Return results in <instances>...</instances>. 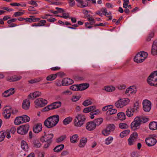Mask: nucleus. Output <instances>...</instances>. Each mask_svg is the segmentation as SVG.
<instances>
[{
	"instance_id": "obj_9",
	"label": "nucleus",
	"mask_w": 157,
	"mask_h": 157,
	"mask_svg": "<svg viewBox=\"0 0 157 157\" xmlns=\"http://www.w3.org/2000/svg\"><path fill=\"white\" fill-rule=\"evenodd\" d=\"M143 108L146 112L149 111L151 109V102L147 100H144L143 102Z\"/></svg>"
},
{
	"instance_id": "obj_17",
	"label": "nucleus",
	"mask_w": 157,
	"mask_h": 157,
	"mask_svg": "<svg viewBox=\"0 0 157 157\" xmlns=\"http://www.w3.org/2000/svg\"><path fill=\"white\" fill-rule=\"evenodd\" d=\"M61 105L60 102H54L50 105V110H53L60 107Z\"/></svg>"
},
{
	"instance_id": "obj_30",
	"label": "nucleus",
	"mask_w": 157,
	"mask_h": 157,
	"mask_svg": "<svg viewBox=\"0 0 157 157\" xmlns=\"http://www.w3.org/2000/svg\"><path fill=\"white\" fill-rule=\"evenodd\" d=\"M73 118L71 117H68L64 120L63 121V124L65 125L69 124L72 121Z\"/></svg>"
},
{
	"instance_id": "obj_59",
	"label": "nucleus",
	"mask_w": 157,
	"mask_h": 157,
	"mask_svg": "<svg viewBox=\"0 0 157 157\" xmlns=\"http://www.w3.org/2000/svg\"><path fill=\"white\" fill-rule=\"evenodd\" d=\"M57 76L56 74H52L50 75V80H53L55 79Z\"/></svg>"
},
{
	"instance_id": "obj_35",
	"label": "nucleus",
	"mask_w": 157,
	"mask_h": 157,
	"mask_svg": "<svg viewBox=\"0 0 157 157\" xmlns=\"http://www.w3.org/2000/svg\"><path fill=\"white\" fill-rule=\"evenodd\" d=\"M21 116L16 117L14 121V124L16 125H18L23 123L22 121H20V119H21Z\"/></svg>"
},
{
	"instance_id": "obj_53",
	"label": "nucleus",
	"mask_w": 157,
	"mask_h": 157,
	"mask_svg": "<svg viewBox=\"0 0 157 157\" xmlns=\"http://www.w3.org/2000/svg\"><path fill=\"white\" fill-rule=\"evenodd\" d=\"M80 98V97L79 96H73L71 100L73 101H78Z\"/></svg>"
},
{
	"instance_id": "obj_47",
	"label": "nucleus",
	"mask_w": 157,
	"mask_h": 157,
	"mask_svg": "<svg viewBox=\"0 0 157 157\" xmlns=\"http://www.w3.org/2000/svg\"><path fill=\"white\" fill-rule=\"evenodd\" d=\"M110 132H111L106 128L105 129L102 130V134L105 136H108L109 134H110Z\"/></svg>"
},
{
	"instance_id": "obj_50",
	"label": "nucleus",
	"mask_w": 157,
	"mask_h": 157,
	"mask_svg": "<svg viewBox=\"0 0 157 157\" xmlns=\"http://www.w3.org/2000/svg\"><path fill=\"white\" fill-rule=\"evenodd\" d=\"M41 140L43 142H48L49 141V139L48 137H47V136L45 135L44 136H43L41 138Z\"/></svg>"
},
{
	"instance_id": "obj_42",
	"label": "nucleus",
	"mask_w": 157,
	"mask_h": 157,
	"mask_svg": "<svg viewBox=\"0 0 157 157\" xmlns=\"http://www.w3.org/2000/svg\"><path fill=\"white\" fill-rule=\"evenodd\" d=\"M113 138L111 136L109 137L105 140V144L107 145L110 144L112 141Z\"/></svg>"
},
{
	"instance_id": "obj_6",
	"label": "nucleus",
	"mask_w": 157,
	"mask_h": 157,
	"mask_svg": "<svg viewBox=\"0 0 157 157\" xmlns=\"http://www.w3.org/2000/svg\"><path fill=\"white\" fill-rule=\"evenodd\" d=\"M36 107H43L48 103L47 101L42 98H39L35 101Z\"/></svg>"
},
{
	"instance_id": "obj_4",
	"label": "nucleus",
	"mask_w": 157,
	"mask_h": 157,
	"mask_svg": "<svg viewBox=\"0 0 157 157\" xmlns=\"http://www.w3.org/2000/svg\"><path fill=\"white\" fill-rule=\"evenodd\" d=\"M29 126L28 124L21 125L17 129V132L21 135H24L26 134L29 129Z\"/></svg>"
},
{
	"instance_id": "obj_8",
	"label": "nucleus",
	"mask_w": 157,
	"mask_h": 157,
	"mask_svg": "<svg viewBox=\"0 0 157 157\" xmlns=\"http://www.w3.org/2000/svg\"><path fill=\"white\" fill-rule=\"evenodd\" d=\"M145 142L148 146L151 147L154 145L156 143L157 140L155 138L150 136L146 138Z\"/></svg>"
},
{
	"instance_id": "obj_51",
	"label": "nucleus",
	"mask_w": 157,
	"mask_h": 157,
	"mask_svg": "<svg viewBox=\"0 0 157 157\" xmlns=\"http://www.w3.org/2000/svg\"><path fill=\"white\" fill-rule=\"evenodd\" d=\"M154 36V33L153 32H151L147 38L146 40L148 41H150L151 40V39Z\"/></svg>"
},
{
	"instance_id": "obj_34",
	"label": "nucleus",
	"mask_w": 157,
	"mask_h": 157,
	"mask_svg": "<svg viewBox=\"0 0 157 157\" xmlns=\"http://www.w3.org/2000/svg\"><path fill=\"white\" fill-rule=\"evenodd\" d=\"M33 146L36 148L40 147H41V144L39 141L38 140H35L33 142Z\"/></svg>"
},
{
	"instance_id": "obj_12",
	"label": "nucleus",
	"mask_w": 157,
	"mask_h": 157,
	"mask_svg": "<svg viewBox=\"0 0 157 157\" xmlns=\"http://www.w3.org/2000/svg\"><path fill=\"white\" fill-rule=\"evenodd\" d=\"M77 2V6L80 8H84L88 6V2L86 1L84 2L82 0H75Z\"/></svg>"
},
{
	"instance_id": "obj_7",
	"label": "nucleus",
	"mask_w": 157,
	"mask_h": 157,
	"mask_svg": "<svg viewBox=\"0 0 157 157\" xmlns=\"http://www.w3.org/2000/svg\"><path fill=\"white\" fill-rule=\"evenodd\" d=\"M150 75L148 76L147 79V81L148 84L151 86H155L157 87V78L154 75H153L149 78Z\"/></svg>"
},
{
	"instance_id": "obj_20",
	"label": "nucleus",
	"mask_w": 157,
	"mask_h": 157,
	"mask_svg": "<svg viewBox=\"0 0 157 157\" xmlns=\"http://www.w3.org/2000/svg\"><path fill=\"white\" fill-rule=\"evenodd\" d=\"M71 142L72 143H75L78 140V136L77 134H75L70 137Z\"/></svg>"
},
{
	"instance_id": "obj_48",
	"label": "nucleus",
	"mask_w": 157,
	"mask_h": 157,
	"mask_svg": "<svg viewBox=\"0 0 157 157\" xmlns=\"http://www.w3.org/2000/svg\"><path fill=\"white\" fill-rule=\"evenodd\" d=\"M119 127L121 129H126L128 128V126L126 123H121L119 124Z\"/></svg>"
},
{
	"instance_id": "obj_13",
	"label": "nucleus",
	"mask_w": 157,
	"mask_h": 157,
	"mask_svg": "<svg viewBox=\"0 0 157 157\" xmlns=\"http://www.w3.org/2000/svg\"><path fill=\"white\" fill-rule=\"evenodd\" d=\"M42 125L41 123H37L34 125L33 127V131L35 133H38L42 130Z\"/></svg>"
},
{
	"instance_id": "obj_49",
	"label": "nucleus",
	"mask_w": 157,
	"mask_h": 157,
	"mask_svg": "<svg viewBox=\"0 0 157 157\" xmlns=\"http://www.w3.org/2000/svg\"><path fill=\"white\" fill-rule=\"evenodd\" d=\"M70 89L73 91H78V85H74L70 87Z\"/></svg>"
},
{
	"instance_id": "obj_38",
	"label": "nucleus",
	"mask_w": 157,
	"mask_h": 157,
	"mask_svg": "<svg viewBox=\"0 0 157 157\" xmlns=\"http://www.w3.org/2000/svg\"><path fill=\"white\" fill-rule=\"evenodd\" d=\"M66 138V135H63L60 136L59 137L56 139V142L57 143H61L62 141L64 140Z\"/></svg>"
},
{
	"instance_id": "obj_21",
	"label": "nucleus",
	"mask_w": 157,
	"mask_h": 157,
	"mask_svg": "<svg viewBox=\"0 0 157 157\" xmlns=\"http://www.w3.org/2000/svg\"><path fill=\"white\" fill-rule=\"evenodd\" d=\"M135 111L132 108H128L126 111V115L128 117H130L133 115V113Z\"/></svg>"
},
{
	"instance_id": "obj_26",
	"label": "nucleus",
	"mask_w": 157,
	"mask_h": 157,
	"mask_svg": "<svg viewBox=\"0 0 157 157\" xmlns=\"http://www.w3.org/2000/svg\"><path fill=\"white\" fill-rule=\"evenodd\" d=\"M144 60V58H142V57L136 55L134 57V61L137 63H139L142 62Z\"/></svg>"
},
{
	"instance_id": "obj_27",
	"label": "nucleus",
	"mask_w": 157,
	"mask_h": 157,
	"mask_svg": "<svg viewBox=\"0 0 157 157\" xmlns=\"http://www.w3.org/2000/svg\"><path fill=\"white\" fill-rule=\"evenodd\" d=\"M64 146V145L63 144L57 145L54 148V151L57 152L60 151L63 149Z\"/></svg>"
},
{
	"instance_id": "obj_37",
	"label": "nucleus",
	"mask_w": 157,
	"mask_h": 157,
	"mask_svg": "<svg viewBox=\"0 0 157 157\" xmlns=\"http://www.w3.org/2000/svg\"><path fill=\"white\" fill-rule=\"evenodd\" d=\"M103 121V119L102 118H100L95 119L94 122L96 126L100 125L102 122Z\"/></svg>"
},
{
	"instance_id": "obj_41",
	"label": "nucleus",
	"mask_w": 157,
	"mask_h": 157,
	"mask_svg": "<svg viewBox=\"0 0 157 157\" xmlns=\"http://www.w3.org/2000/svg\"><path fill=\"white\" fill-rule=\"evenodd\" d=\"M115 90V87L111 86L105 87V90L107 92H112L114 90Z\"/></svg>"
},
{
	"instance_id": "obj_32",
	"label": "nucleus",
	"mask_w": 157,
	"mask_h": 157,
	"mask_svg": "<svg viewBox=\"0 0 157 157\" xmlns=\"http://www.w3.org/2000/svg\"><path fill=\"white\" fill-rule=\"evenodd\" d=\"M130 132V131L129 129L124 130L120 133V136L121 138H123L124 136H127L129 133Z\"/></svg>"
},
{
	"instance_id": "obj_19",
	"label": "nucleus",
	"mask_w": 157,
	"mask_h": 157,
	"mask_svg": "<svg viewBox=\"0 0 157 157\" xmlns=\"http://www.w3.org/2000/svg\"><path fill=\"white\" fill-rule=\"evenodd\" d=\"M89 86V84L88 83H85L80 84L78 85V90H85L88 88Z\"/></svg>"
},
{
	"instance_id": "obj_60",
	"label": "nucleus",
	"mask_w": 157,
	"mask_h": 157,
	"mask_svg": "<svg viewBox=\"0 0 157 157\" xmlns=\"http://www.w3.org/2000/svg\"><path fill=\"white\" fill-rule=\"evenodd\" d=\"M13 77L14 78V80H13V81H16L19 80L20 79H21V76L20 75H14Z\"/></svg>"
},
{
	"instance_id": "obj_58",
	"label": "nucleus",
	"mask_w": 157,
	"mask_h": 157,
	"mask_svg": "<svg viewBox=\"0 0 157 157\" xmlns=\"http://www.w3.org/2000/svg\"><path fill=\"white\" fill-rule=\"evenodd\" d=\"M68 2L70 6L71 7H73L75 5L74 0H68Z\"/></svg>"
},
{
	"instance_id": "obj_43",
	"label": "nucleus",
	"mask_w": 157,
	"mask_h": 157,
	"mask_svg": "<svg viewBox=\"0 0 157 157\" xmlns=\"http://www.w3.org/2000/svg\"><path fill=\"white\" fill-rule=\"evenodd\" d=\"M58 0H50V3L52 5H61L62 3L58 1Z\"/></svg>"
},
{
	"instance_id": "obj_63",
	"label": "nucleus",
	"mask_w": 157,
	"mask_h": 157,
	"mask_svg": "<svg viewBox=\"0 0 157 157\" xmlns=\"http://www.w3.org/2000/svg\"><path fill=\"white\" fill-rule=\"evenodd\" d=\"M56 9L57 10V13H63L64 12V10L61 8L56 7Z\"/></svg>"
},
{
	"instance_id": "obj_29",
	"label": "nucleus",
	"mask_w": 157,
	"mask_h": 157,
	"mask_svg": "<svg viewBox=\"0 0 157 157\" xmlns=\"http://www.w3.org/2000/svg\"><path fill=\"white\" fill-rule=\"evenodd\" d=\"M117 116L119 119L121 120H124L125 119L126 116L123 112H120L117 114Z\"/></svg>"
},
{
	"instance_id": "obj_16",
	"label": "nucleus",
	"mask_w": 157,
	"mask_h": 157,
	"mask_svg": "<svg viewBox=\"0 0 157 157\" xmlns=\"http://www.w3.org/2000/svg\"><path fill=\"white\" fill-rule=\"evenodd\" d=\"M14 89L11 88L8 90L5 91L4 93L2 94L3 97H7L10 96L11 95H12L14 93Z\"/></svg>"
},
{
	"instance_id": "obj_39",
	"label": "nucleus",
	"mask_w": 157,
	"mask_h": 157,
	"mask_svg": "<svg viewBox=\"0 0 157 157\" xmlns=\"http://www.w3.org/2000/svg\"><path fill=\"white\" fill-rule=\"evenodd\" d=\"M6 134V132L3 131L0 132V142L3 140Z\"/></svg>"
},
{
	"instance_id": "obj_54",
	"label": "nucleus",
	"mask_w": 157,
	"mask_h": 157,
	"mask_svg": "<svg viewBox=\"0 0 157 157\" xmlns=\"http://www.w3.org/2000/svg\"><path fill=\"white\" fill-rule=\"evenodd\" d=\"M139 107V103L138 101H136L135 102L133 108V109H134V111L135 110H137Z\"/></svg>"
},
{
	"instance_id": "obj_55",
	"label": "nucleus",
	"mask_w": 157,
	"mask_h": 157,
	"mask_svg": "<svg viewBox=\"0 0 157 157\" xmlns=\"http://www.w3.org/2000/svg\"><path fill=\"white\" fill-rule=\"evenodd\" d=\"M155 48H157L156 49H157V40H155L153 43V45L152 46V51L153 50H155Z\"/></svg>"
},
{
	"instance_id": "obj_56",
	"label": "nucleus",
	"mask_w": 157,
	"mask_h": 157,
	"mask_svg": "<svg viewBox=\"0 0 157 157\" xmlns=\"http://www.w3.org/2000/svg\"><path fill=\"white\" fill-rule=\"evenodd\" d=\"M112 106V105H109L105 106L102 108V110L103 111H106L109 109H112V108L111 107Z\"/></svg>"
},
{
	"instance_id": "obj_22",
	"label": "nucleus",
	"mask_w": 157,
	"mask_h": 157,
	"mask_svg": "<svg viewBox=\"0 0 157 157\" xmlns=\"http://www.w3.org/2000/svg\"><path fill=\"white\" fill-rule=\"evenodd\" d=\"M133 87V86H130L127 88L125 92V94L129 95L130 94H135L136 91L133 89V88H132Z\"/></svg>"
},
{
	"instance_id": "obj_11",
	"label": "nucleus",
	"mask_w": 157,
	"mask_h": 157,
	"mask_svg": "<svg viewBox=\"0 0 157 157\" xmlns=\"http://www.w3.org/2000/svg\"><path fill=\"white\" fill-rule=\"evenodd\" d=\"M29 99L28 98L27 99L23 100V101L22 107L25 110H28L29 108L30 102L29 101Z\"/></svg>"
},
{
	"instance_id": "obj_18",
	"label": "nucleus",
	"mask_w": 157,
	"mask_h": 157,
	"mask_svg": "<svg viewBox=\"0 0 157 157\" xmlns=\"http://www.w3.org/2000/svg\"><path fill=\"white\" fill-rule=\"evenodd\" d=\"M41 94V93L39 91H36L33 93H30L28 96V99H34L40 96Z\"/></svg>"
},
{
	"instance_id": "obj_61",
	"label": "nucleus",
	"mask_w": 157,
	"mask_h": 157,
	"mask_svg": "<svg viewBox=\"0 0 157 157\" xmlns=\"http://www.w3.org/2000/svg\"><path fill=\"white\" fill-rule=\"evenodd\" d=\"M100 111L99 109H97L95 111H93L92 112H91L90 113V114H94V115H97L99 114L100 113Z\"/></svg>"
},
{
	"instance_id": "obj_45",
	"label": "nucleus",
	"mask_w": 157,
	"mask_h": 157,
	"mask_svg": "<svg viewBox=\"0 0 157 157\" xmlns=\"http://www.w3.org/2000/svg\"><path fill=\"white\" fill-rule=\"evenodd\" d=\"M25 11L23 10V12H17L14 13L13 17H19L22 15L24 13Z\"/></svg>"
},
{
	"instance_id": "obj_5",
	"label": "nucleus",
	"mask_w": 157,
	"mask_h": 157,
	"mask_svg": "<svg viewBox=\"0 0 157 157\" xmlns=\"http://www.w3.org/2000/svg\"><path fill=\"white\" fill-rule=\"evenodd\" d=\"M59 117L58 115L50 117V128L55 126L58 122Z\"/></svg>"
},
{
	"instance_id": "obj_15",
	"label": "nucleus",
	"mask_w": 157,
	"mask_h": 157,
	"mask_svg": "<svg viewBox=\"0 0 157 157\" xmlns=\"http://www.w3.org/2000/svg\"><path fill=\"white\" fill-rule=\"evenodd\" d=\"M62 82V85L65 86L72 84L74 83V81L70 78H65L63 79Z\"/></svg>"
},
{
	"instance_id": "obj_1",
	"label": "nucleus",
	"mask_w": 157,
	"mask_h": 157,
	"mask_svg": "<svg viewBox=\"0 0 157 157\" xmlns=\"http://www.w3.org/2000/svg\"><path fill=\"white\" fill-rule=\"evenodd\" d=\"M86 120L85 116L82 114H78L74 120V125L77 127H81L85 123Z\"/></svg>"
},
{
	"instance_id": "obj_44",
	"label": "nucleus",
	"mask_w": 157,
	"mask_h": 157,
	"mask_svg": "<svg viewBox=\"0 0 157 157\" xmlns=\"http://www.w3.org/2000/svg\"><path fill=\"white\" fill-rule=\"evenodd\" d=\"M92 103V102L90 100H86L83 102L82 105L85 106H86L91 105Z\"/></svg>"
},
{
	"instance_id": "obj_10",
	"label": "nucleus",
	"mask_w": 157,
	"mask_h": 157,
	"mask_svg": "<svg viewBox=\"0 0 157 157\" xmlns=\"http://www.w3.org/2000/svg\"><path fill=\"white\" fill-rule=\"evenodd\" d=\"M6 108L4 110V116L5 118H9L11 115V113H12V108L10 106H6Z\"/></svg>"
},
{
	"instance_id": "obj_2",
	"label": "nucleus",
	"mask_w": 157,
	"mask_h": 157,
	"mask_svg": "<svg viewBox=\"0 0 157 157\" xmlns=\"http://www.w3.org/2000/svg\"><path fill=\"white\" fill-rule=\"evenodd\" d=\"M140 117H137L134 119L133 121L131 124V129L134 131L140 128L141 124Z\"/></svg>"
},
{
	"instance_id": "obj_33",
	"label": "nucleus",
	"mask_w": 157,
	"mask_h": 157,
	"mask_svg": "<svg viewBox=\"0 0 157 157\" xmlns=\"http://www.w3.org/2000/svg\"><path fill=\"white\" fill-rule=\"evenodd\" d=\"M106 128L110 132L114 131L115 129V127L113 124H110L107 125Z\"/></svg>"
},
{
	"instance_id": "obj_31",
	"label": "nucleus",
	"mask_w": 157,
	"mask_h": 157,
	"mask_svg": "<svg viewBox=\"0 0 157 157\" xmlns=\"http://www.w3.org/2000/svg\"><path fill=\"white\" fill-rule=\"evenodd\" d=\"M138 134L136 132H134L132 134L129 138L128 139H130L132 140H133L136 141L137 137H138Z\"/></svg>"
},
{
	"instance_id": "obj_25",
	"label": "nucleus",
	"mask_w": 157,
	"mask_h": 157,
	"mask_svg": "<svg viewBox=\"0 0 157 157\" xmlns=\"http://www.w3.org/2000/svg\"><path fill=\"white\" fill-rule=\"evenodd\" d=\"M87 141L86 138L83 137L80 140V143L78 145V146L80 147H84L86 144Z\"/></svg>"
},
{
	"instance_id": "obj_57",
	"label": "nucleus",
	"mask_w": 157,
	"mask_h": 157,
	"mask_svg": "<svg viewBox=\"0 0 157 157\" xmlns=\"http://www.w3.org/2000/svg\"><path fill=\"white\" fill-rule=\"evenodd\" d=\"M128 144L129 146L133 145L136 142L134 140H132L130 139H128Z\"/></svg>"
},
{
	"instance_id": "obj_46",
	"label": "nucleus",
	"mask_w": 157,
	"mask_h": 157,
	"mask_svg": "<svg viewBox=\"0 0 157 157\" xmlns=\"http://www.w3.org/2000/svg\"><path fill=\"white\" fill-rule=\"evenodd\" d=\"M140 118L141 124L145 123L148 121V118L144 117H140Z\"/></svg>"
},
{
	"instance_id": "obj_40",
	"label": "nucleus",
	"mask_w": 157,
	"mask_h": 157,
	"mask_svg": "<svg viewBox=\"0 0 157 157\" xmlns=\"http://www.w3.org/2000/svg\"><path fill=\"white\" fill-rule=\"evenodd\" d=\"M117 112V110L115 109H113L108 110L106 112L107 115H113L116 113Z\"/></svg>"
},
{
	"instance_id": "obj_24",
	"label": "nucleus",
	"mask_w": 157,
	"mask_h": 157,
	"mask_svg": "<svg viewBox=\"0 0 157 157\" xmlns=\"http://www.w3.org/2000/svg\"><path fill=\"white\" fill-rule=\"evenodd\" d=\"M21 148L25 151L27 150L29 148L27 142L23 140L21 142Z\"/></svg>"
},
{
	"instance_id": "obj_3",
	"label": "nucleus",
	"mask_w": 157,
	"mask_h": 157,
	"mask_svg": "<svg viewBox=\"0 0 157 157\" xmlns=\"http://www.w3.org/2000/svg\"><path fill=\"white\" fill-rule=\"evenodd\" d=\"M130 101L128 98L120 99L115 103L116 106L118 108H121L127 105Z\"/></svg>"
},
{
	"instance_id": "obj_52",
	"label": "nucleus",
	"mask_w": 157,
	"mask_h": 157,
	"mask_svg": "<svg viewBox=\"0 0 157 157\" xmlns=\"http://www.w3.org/2000/svg\"><path fill=\"white\" fill-rule=\"evenodd\" d=\"M44 124L46 127L49 128V117L45 121Z\"/></svg>"
},
{
	"instance_id": "obj_28",
	"label": "nucleus",
	"mask_w": 157,
	"mask_h": 157,
	"mask_svg": "<svg viewBox=\"0 0 157 157\" xmlns=\"http://www.w3.org/2000/svg\"><path fill=\"white\" fill-rule=\"evenodd\" d=\"M42 80V78L41 77H38L35 78L33 79H32L31 80L28 81V82L31 84L35 83L36 82H40Z\"/></svg>"
},
{
	"instance_id": "obj_36",
	"label": "nucleus",
	"mask_w": 157,
	"mask_h": 157,
	"mask_svg": "<svg viewBox=\"0 0 157 157\" xmlns=\"http://www.w3.org/2000/svg\"><path fill=\"white\" fill-rule=\"evenodd\" d=\"M22 119V121L23 123L24 122H27L29 121L30 120V118L29 117L26 115H23L21 116Z\"/></svg>"
},
{
	"instance_id": "obj_64",
	"label": "nucleus",
	"mask_w": 157,
	"mask_h": 157,
	"mask_svg": "<svg viewBox=\"0 0 157 157\" xmlns=\"http://www.w3.org/2000/svg\"><path fill=\"white\" fill-rule=\"evenodd\" d=\"M157 48H155V50H153V52H152V48H151V54L153 56H155V55H157V49H156Z\"/></svg>"
},
{
	"instance_id": "obj_14",
	"label": "nucleus",
	"mask_w": 157,
	"mask_h": 157,
	"mask_svg": "<svg viewBox=\"0 0 157 157\" xmlns=\"http://www.w3.org/2000/svg\"><path fill=\"white\" fill-rule=\"evenodd\" d=\"M86 128L89 131L93 130L96 127L94 122L93 121L88 122L86 123Z\"/></svg>"
},
{
	"instance_id": "obj_62",
	"label": "nucleus",
	"mask_w": 157,
	"mask_h": 157,
	"mask_svg": "<svg viewBox=\"0 0 157 157\" xmlns=\"http://www.w3.org/2000/svg\"><path fill=\"white\" fill-rule=\"evenodd\" d=\"M63 18L67 19L68 18H70L69 17V13H63Z\"/></svg>"
},
{
	"instance_id": "obj_23",
	"label": "nucleus",
	"mask_w": 157,
	"mask_h": 157,
	"mask_svg": "<svg viewBox=\"0 0 157 157\" xmlns=\"http://www.w3.org/2000/svg\"><path fill=\"white\" fill-rule=\"evenodd\" d=\"M149 128L152 130L157 129V122L153 121L150 123L149 124Z\"/></svg>"
}]
</instances>
